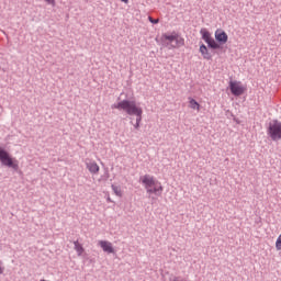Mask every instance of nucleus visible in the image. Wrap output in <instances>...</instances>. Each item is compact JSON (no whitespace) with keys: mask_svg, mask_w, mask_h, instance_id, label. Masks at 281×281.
Returning a JSON list of instances; mask_svg holds the SVG:
<instances>
[{"mask_svg":"<svg viewBox=\"0 0 281 281\" xmlns=\"http://www.w3.org/2000/svg\"><path fill=\"white\" fill-rule=\"evenodd\" d=\"M48 5H56V0H44Z\"/></svg>","mask_w":281,"mask_h":281,"instance_id":"nucleus-19","label":"nucleus"},{"mask_svg":"<svg viewBox=\"0 0 281 281\" xmlns=\"http://www.w3.org/2000/svg\"><path fill=\"white\" fill-rule=\"evenodd\" d=\"M268 135L272 139V142H279L281 139V122L278 120H273L269 123Z\"/></svg>","mask_w":281,"mask_h":281,"instance_id":"nucleus-4","label":"nucleus"},{"mask_svg":"<svg viewBox=\"0 0 281 281\" xmlns=\"http://www.w3.org/2000/svg\"><path fill=\"white\" fill-rule=\"evenodd\" d=\"M200 54L204 58V60H212V53H210V49H207V46H205V44L200 45Z\"/></svg>","mask_w":281,"mask_h":281,"instance_id":"nucleus-11","label":"nucleus"},{"mask_svg":"<svg viewBox=\"0 0 281 281\" xmlns=\"http://www.w3.org/2000/svg\"><path fill=\"white\" fill-rule=\"evenodd\" d=\"M147 194H155V191H153V187L145 188Z\"/></svg>","mask_w":281,"mask_h":281,"instance_id":"nucleus-18","label":"nucleus"},{"mask_svg":"<svg viewBox=\"0 0 281 281\" xmlns=\"http://www.w3.org/2000/svg\"><path fill=\"white\" fill-rule=\"evenodd\" d=\"M98 245L105 254H115V249L113 248V244H111V241L99 240Z\"/></svg>","mask_w":281,"mask_h":281,"instance_id":"nucleus-7","label":"nucleus"},{"mask_svg":"<svg viewBox=\"0 0 281 281\" xmlns=\"http://www.w3.org/2000/svg\"><path fill=\"white\" fill-rule=\"evenodd\" d=\"M161 43L168 49H179L186 45V40L177 32H172L170 35L165 33L161 35Z\"/></svg>","mask_w":281,"mask_h":281,"instance_id":"nucleus-2","label":"nucleus"},{"mask_svg":"<svg viewBox=\"0 0 281 281\" xmlns=\"http://www.w3.org/2000/svg\"><path fill=\"white\" fill-rule=\"evenodd\" d=\"M229 89H231V93H233V95H243V93H245V87L239 86L238 82L236 81H231L229 82Z\"/></svg>","mask_w":281,"mask_h":281,"instance_id":"nucleus-6","label":"nucleus"},{"mask_svg":"<svg viewBox=\"0 0 281 281\" xmlns=\"http://www.w3.org/2000/svg\"><path fill=\"white\" fill-rule=\"evenodd\" d=\"M1 165L11 168L14 172H19V160L12 158V156L4 149H1Z\"/></svg>","mask_w":281,"mask_h":281,"instance_id":"nucleus-3","label":"nucleus"},{"mask_svg":"<svg viewBox=\"0 0 281 281\" xmlns=\"http://www.w3.org/2000/svg\"><path fill=\"white\" fill-rule=\"evenodd\" d=\"M215 40H216L217 43H221L222 45H225V43H227V41H228L227 33H225V31L217 30L215 32Z\"/></svg>","mask_w":281,"mask_h":281,"instance_id":"nucleus-10","label":"nucleus"},{"mask_svg":"<svg viewBox=\"0 0 281 281\" xmlns=\"http://www.w3.org/2000/svg\"><path fill=\"white\" fill-rule=\"evenodd\" d=\"M123 3H128V0H121Z\"/></svg>","mask_w":281,"mask_h":281,"instance_id":"nucleus-21","label":"nucleus"},{"mask_svg":"<svg viewBox=\"0 0 281 281\" xmlns=\"http://www.w3.org/2000/svg\"><path fill=\"white\" fill-rule=\"evenodd\" d=\"M189 106L195 111H201V104H199V102L192 98H189Z\"/></svg>","mask_w":281,"mask_h":281,"instance_id":"nucleus-14","label":"nucleus"},{"mask_svg":"<svg viewBox=\"0 0 281 281\" xmlns=\"http://www.w3.org/2000/svg\"><path fill=\"white\" fill-rule=\"evenodd\" d=\"M86 168L91 175H98V172H100V166H98V162H95V160H89L88 162H86Z\"/></svg>","mask_w":281,"mask_h":281,"instance_id":"nucleus-8","label":"nucleus"},{"mask_svg":"<svg viewBox=\"0 0 281 281\" xmlns=\"http://www.w3.org/2000/svg\"><path fill=\"white\" fill-rule=\"evenodd\" d=\"M200 34L202 40L206 42L207 47L211 49H221V44L216 43V41L212 38V34L209 33L207 29H201Z\"/></svg>","mask_w":281,"mask_h":281,"instance_id":"nucleus-5","label":"nucleus"},{"mask_svg":"<svg viewBox=\"0 0 281 281\" xmlns=\"http://www.w3.org/2000/svg\"><path fill=\"white\" fill-rule=\"evenodd\" d=\"M153 192L157 196H161V193L164 192V186H161V182H156V184L153 188Z\"/></svg>","mask_w":281,"mask_h":281,"instance_id":"nucleus-12","label":"nucleus"},{"mask_svg":"<svg viewBox=\"0 0 281 281\" xmlns=\"http://www.w3.org/2000/svg\"><path fill=\"white\" fill-rule=\"evenodd\" d=\"M112 109H117L119 111H125L127 115H135L136 123L134 124V128L138 131L139 124H142V115L144 113V110L137 106V103L135 101L123 100V101H120L119 103L113 104Z\"/></svg>","mask_w":281,"mask_h":281,"instance_id":"nucleus-1","label":"nucleus"},{"mask_svg":"<svg viewBox=\"0 0 281 281\" xmlns=\"http://www.w3.org/2000/svg\"><path fill=\"white\" fill-rule=\"evenodd\" d=\"M111 188L116 196H122V188L120 186L112 184Z\"/></svg>","mask_w":281,"mask_h":281,"instance_id":"nucleus-15","label":"nucleus"},{"mask_svg":"<svg viewBox=\"0 0 281 281\" xmlns=\"http://www.w3.org/2000/svg\"><path fill=\"white\" fill-rule=\"evenodd\" d=\"M74 245H75V251L77 252V256H82V254H85V247H82V245L78 240H75Z\"/></svg>","mask_w":281,"mask_h":281,"instance_id":"nucleus-13","label":"nucleus"},{"mask_svg":"<svg viewBox=\"0 0 281 281\" xmlns=\"http://www.w3.org/2000/svg\"><path fill=\"white\" fill-rule=\"evenodd\" d=\"M142 183L143 186H145V188H153L157 184V181H155V177L150 175H145L142 179Z\"/></svg>","mask_w":281,"mask_h":281,"instance_id":"nucleus-9","label":"nucleus"},{"mask_svg":"<svg viewBox=\"0 0 281 281\" xmlns=\"http://www.w3.org/2000/svg\"><path fill=\"white\" fill-rule=\"evenodd\" d=\"M172 281H188L181 277H173V280Z\"/></svg>","mask_w":281,"mask_h":281,"instance_id":"nucleus-20","label":"nucleus"},{"mask_svg":"<svg viewBox=\"0 0 281 281\" xmlns=\"http://www.w3.org/2000/svg\"><path fill=\"white\" fill-rule=\"evenodd\" d=\"M276 249H277V251H280V250H281V234H280L279 237L277 238V241H276Z\"/></svg>","mask_w":281,"mask_h":281,"instance_id":"nucleus-16","label":"nucleus"},{"mask_svg":"<svg viewBox=\"0 0 281 281\" xmlns=\"http://www.w3.org/2000/svg\"><path fill=\"white\" fill-rule=\"evenodd\" d=\"M149 23H153L154 25H157L159 23V19H153V16H148Z\"/></svg>","mask_w":281,"mask_h":281,"instance_id":"nucleus-17","label":"nucleus"}]
</instances>
